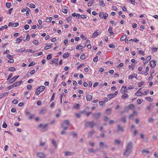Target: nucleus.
<instances>
[{
  "instance_id": "nucleus-1",
  "label": "nucleus",
  "mask_w": 158,
  "mask_h": 158,
  "mask_svg": "<svg viewBox=\"0 0 158 158\" xmlns=\"http://www.w3.org/2000/svg\"><path fill=\"white\" fill-rule=\"evenodd\" d=\"M133 146L132 142H129L126 146V149L123 154V155L126 156H128L132 152Z\"/></svg>"
},
{
  "instance_id": "nucleus-2",
  "label": "nucleus",
  "mask_w": 158,
  "mask_h": 158,
  "mask_svg": "<svg viewBox=\"0 0 158 158\" xmlns=\"http://www.w3.org/2000/svg\"><path fill=\"white\" fill-rule=\"evenodd\" d=\"M70 123L69 120H65L62 124V127L64 130H66L69 126Z\"/></svg>"
},
{
  "instance_id": "nucleus-3",
  "label": "nucleus",
  "mask_w": 158,
  "mask_h": 158,
  "mask_svg": "<svg viewBox=\"0 0 158 158\" xmlns=\"http://www.w3.org/2000/svg\"><path fill=\"white\" fill-rule=\"evenodd\" d=\"M94 121H88L85 123V125L87 126H89L91 128H93L94 126Z\"/></svg>"
},
{
  "instance_id": "nucleus-4",
  "label": "nucleus",
  "mask_w": 158,
  "mask_h": 158,
  "mask_svg": "<svg viewBox=\"0 0 158 158\" xmlns=\"http://www.w3.org/2000/svg\"><path fill=\"white\" fill-rule=\"evenodd\" d=\"M36 155L37 156L40 158H44L46 156L45 154L42 152H37L36 153Z\"/></svg>"
},
{
  "instance_id": "nucleus-5",
  "label": "nucleus",
  "mask_w": 158,
  "mask_h": 158,
  "mask_svg": "<svg viewBox=\"0 0 158 158\" xmlns=\"http://www.w3.org/2000/svg\"><path fill=\"white\" fill-rule=\"evenodd\" d=\"M19 75H18L13 77L8 81L9 83H11L14 82L19 77Z\"/></svg>"
},
{
  "instance_id": "nucleus-6",
  "label": "nucleus",
  "mask_w": 158,
  "mask_h": 158,
  "mask_svg": "<svg viewBox=\"0 0 158 158\" xmlns=\"http://www.w3.org/2000/svg\"><path fill=\"white\" fill-rule=\"evenodd\" d=\"M127 89L126 86H123L121 88L120 91L122 94H123L126 92Z\"/></svg>"
},
{
  "instance_id": "nucleus-7",
  "label": "nucleus",
  "mask_w": 158,
  "mask_h": 158,
  "mask_svg": "<svg viewBox=\"0 0 158 158\" xmlns=\"http://www.w3.org/2000/svg\"><path fill=\"white\" fill-rule=\"evenodd\" d=\"M156 61L153 60H151L150 61V64L152 68H154L156 66Z\"/></svg>"
},
{
  "instance_id": "nucleus-8",
  "label": "nucleus",
  "mask_w": 158,
  "mask_h": 158,
  "mask_svg": "<svg viewBox=\"0 0 158 158\" xmlns=\"http://www.w3.org/2000/svg\"><path fill=\"white\" fill-rule=\"evenodd\" d=\"M100 114V113L99 112L97 113H94L93 114V116L95 118V119L97 120L98 119V118H99Z\"/></svg>"
},
{
  "instance_id": "nucleus-9",
  "label": "nucleus",
  "mask_w": 158,
  "mask_h": 158,
  "mask_svg": "<svg viewBox=\"0 0 158 158\" xmlns=\"http://www.w3.org/2000/svg\"><path fill=\"white\" fill-rule=\"evenodd\" d=\"M48 126V124H46L44 125H43L42 124H40L39 125V127L40 128H42L44 129V131H45L46 130L45 129L47 128Z\"/></svg>"
},
{
  "instance_id": "nucleus-10",
  "label": "nucleus",
  "mask_w": 158,
  "mask_h": 158,
  "mask_svg": "<svg viewBox=\"0 0 158 158\" xmlns=\"http://www.w3.org/2000/svg\"><path fill=\"white\" fill-rule=\"evenodd\" d=\"M74 154V152L67 151L65 152L64 155L65 156H70L73 155Z\"/></svg>"
},
{
  "instance_id": "nucleus-11",
  "label": "nucleus",
  "mask_w": 158,
  "mask_h": 158,
  "mask_svg": "<svg viewBox=\"0 0 158 158\" xmlns=\"http://www.w3.org/2000/svg\"><path fill=\"white\" fill-rule=\"evenodd\" d=\"M118 131L121 132H123L124 131V129L123 127H121L119 125H118L117 126Z\"/></svg>"
},
{
  "instance_id": "nucleus-12",
  "label": "nucleus",
  "mask_w": 158,
  "mask_h": 158,
  "mask_svg": "<svg viewBox=\"0 0 158 158\" xmlns=\"http://www.w3.org/2000/svg\"><path fill=\"white\" fill-rule=\"evenodd\" d=\"M95 131L94 130H93L91 131L90 132H89L88 135V137L89 138L90 137H91L92 135L95 133Z\"/></svg>"
},
{
  "instance_id": "nucleus-13",
  "label": "nucleus",
  "mask_w": 158,
  "mask_h": 158,
  "mask_svg": "<svg viewBox=\"0 0 158 158\" xmlns=\"http://www.w3.org/2000/svg\"><path fill=\"white\" fill-rule=\"evenodd\" d=\"M135 95L137 96H141L143 95V93L141 92L140 91H137L135 93Z\"/></svg>"
},
{
  "instance_id": "nucleus-14",
  "label": "nucleus",
  "mask_w": 158,
  "mask_h": 158,
  "mask_svg": "<svg viewBox=\"0 0 158 158\" xmlns=\"http://www.w3.org/2000/svg\"><path fill=\"white\" fill-rule=\"evenodd\" d=\"M86 98L87 101H89L92 99V96L91 95L89 94L86 96Z\"/></svg>"
},
{
  "instance_id": "nucleus-15",
  "label": "nucleus",
  "mask_w": 158,
  "mask_h": 158,
  "mask_svg": "<svg viewBox=\"0 0 158 158\" xmlns=\"http://www.w3.org/2000/svg\"><path fill=\"white\" fill-rule=\"evenodd\" d=\"M44 86H41L37 88V90H39L40 91V92H41L44 90Z\"/></svg>"
},
{
  "instance_id": "nucleus-16",
  "label": "nucleus",
  "mask_w": 158,
  "mask_h": 158,
  "mask_svg": "<svg viewBox=\"0 0 158 158\" xmlns=\"http://www.w3.org/2000/svg\"><path fill=\"white\" fill-rule=\"evenodd\" d=\"M47 110L46 109H42L39 112L40 114H44L46 113Z\"/></svg>"
},
{
  "instance_id": "nucleus-17",
  "label": "nucleus",
  "mask_w": 158,
  "mask_h": 158,
  "mask_svg": "<svg viewBox=\"0 0 158 158\" xmlns=\"http://www.w3.org/2000/svg\"><path fill=\"white\" fill-rule=\"evenodd\" d=\"M52 144L56 148H57V145L56 143V142L54 140V139H52Z\"/></svg>"
},
{
  "instance_id": "nucleus-18",
  "label": "nucleus",
  "mask_w": 158,
  "mask_h": 158,
  "mask_svg": "<svg viewBox=\"0 0 158 158\" xmlns=\"http://www.w3.org/2000/svg\"><path fill=\"white\" fill-rule=\"evenodd\" d=\"M127 38V35H122L120 39V40L121 41H123L125 40Z\"/></svg>"
},
{
  "instance_id": "nucleus-19",
  "label": "nucleus",
  "mask_w": 158,
  "mask_h": 158,
  "mask_svg": "<svg viewBox=\"0 0 158 158\" xmlns=\"http://www.w3.org/2000/svg\"><path fill=\"white\" fill-rule=\"evenodd\" d=\"M23 82L22 80H20L19 81L15 82V87H17L20 85Z\"/></svg>"
},
{
  "instance_id": "nucleus-20",
  "label": "nucleus",
  "mask_w": 158,
  "mask_h": 158,
  "mask_svg": "<svg viewBox=\"0 0 158 158\" xmlns=\"http://www.w3.org/2000/svg\"><path fill=\"white\" fill-rule=\"evenodd\" d=\"M23 38V37L22 36L16 39V41L18 43H19L21 41Z\"/></svg>"
},
{
  "instance_id": "nucleus-21",
  "label": "nucleus",
  "mask_w": 158,
  "mask_h": 158,
  "mask_svg": "<svg viewBox=\"0 0 158 158\" xmlns=\"http://www.w3.org/2000/svg\"><path fill=\"white\" fill-rule=\"evenodd\" d=\"M8 70L10 71H15L16 70L15 69L14 67H10L8 68Z\"/></svg>"
},
{
  "instance_id": "nucleus-22",
  "label": "nucleus",
  "mask_w": 158,
  "mask_h": 158,
  "mask_svg": "<svg viewBox=\"0 0 158 158\" xmlns=\"http://www.w3.org/2000/svg\"><path fill=\"white\" fill-rule=\"evenodd\" d=\"M108 100V98H104V100L103 101H102L99 102V104L100 105H101V103H103L107 101Z\"/></svg>"
},
{
  "instance_id": "nucleus-23",
  "label": "nucleus",
  "mask_w": 158,
  "mask_h": 158,
  "mask_svg": "<svg viewBox=\"0 0 158 158\" xmlns=\"http://www.w3.org/2000/svg\"><path fill=\"white\" fill-rule=\"evenodd\" d=\"M128 96H129L127 94H125L122 95L121 98L122 99H124L125 98H128Z\"/></svg>"
},
{
  "instance_id": "nucleus-24",
  "label": "nucleus",
  "mask_w": 158,
  "mask_h": 158,
  "mask_svg": "<svg viewBox=\"0 0 158 158\" xmlns=\"http://www.w3.org/2000/svg\"><path fill=\"white\" fill-rule=\"evenodd\" d=\"M121 120L123 121L124 123H125L126 122V116H124L122 117L121 119Z\"/></svg>"
},
{
  "instance_id": "nucleus-25",
  "label": "nucleus",
  "mask_w": 158,
  "mask_h": 158,
  "mask_svg": "<svg viewBox=\"0 0 158 158\" xmlns=\"http://www.w3.org/2000/svg\"><path fill=\"white\" fill-rule=\"evenodd\" d=\"M151 56H150L147 57L145 61V63H148L151 59Z\"/></svg>"
},
{
  "instance_id": "nucleus-26",
  "label": "nucleus",
  "mask_w": 158,
  "mask_h": 158,
  "mask_svg": "<svg viewBox=\"0 0 158 158\" xmlns=\"http://www.w3.org/2000/svg\"><path fill=\"white\" fill-rule=\"evenodd\" d=\"M143 101V100L141 98H140L137 100V103L138 104L140 105Z\"/></svg>"
},
{
  "instance_id": "nucleus-27",
  "label": "nucleus",
  "mask_w": 158,
  "mask_h": 158,
  "mask_svg": "<svg viewBox=\"0 0 158 158\" xmlns=\"http://www.w3.org/2000/svg\"><path fill=\"white\" fill-rule=\"evenodd\" d=\"M99 2L100 5L102 7H103L105 6V4L102 0H100L99 1Z\"/></svg>"
},
{
  "instance_id": "nucleus-28",
  "label": "nucleus",
  "mask_w": 158,
  "mask_h": 158,
  "mask_svg": "<svg viewBox=\"0 0 158 158\" xmlns=\"http://www.w3.org/2000/svg\"><path fill=\"white\" fill-rule=\"evenodd\" d=\"M121 143V141L119 140L116 139L114 140V143L115 144H119Z\"/></svg>"
},
{
  "instance_id": "nucleus-29",
  "label": "nucleus",
  "mask_w": 158,
  "mask_h": 158,
  "mask_svg": "<svg viewBox=\"0 0 158 158\" xmlns=\"http://www.w3.org/2000/svg\"><path fill=\"white\" fill-rule=\"evenodd\" d=\"M108 98H110V99H111L114 97H115L114 95V94H110L107 95Z\"/></svg>"
},
{
  "instance_id": "nucleus-30",
  "label": "nucleus",
  "mask_w": 158,
  "mask_h": 158,
  "mask_svg": "<svg viewBox=\"0 0 158 158\" xmlns=\"http://www.w3.org/2000/svg\"><path fill=\"white\" fill-rule=\"evenodd\" d=\"M47 46L44 48L45 50H47L50 48L52 47V45H48V44H46Z\"/></svg>"
},
{
  "instance_id": "nucleus-31",
  "label": "nucleus",
  "mask_w": 158,
  "mask_h": 158,
  "mask_svg": "<svg viewBox=\"0 0 158 158\" xmlns=\"http://www.w3.org/2000/svg\"><path fill=\"white\" fill-rule=\"evenodd\" d=\"M83 48V47L81 45H78L76 48V50H78V49H82Z\"/></svg>"
},
{
  "instance_id": "nucleus-32",
  "label": "nucleus",
  "mask_w": 158,
  "mask_h": 158,
  "mask_svg": "<svg viewBox=\"0 0 158 158\" xmlns=\"http://www.w3.org/2000/svg\"><path fill=\"white\" fill-rule=\"evenodd\" d=\"M69 55V54L68 53H65L63 56V57L64 58H65L68 57Z\"/></svg>"
},
{
  "instance_id": "nucleus-33",
  "label": "nucleus",
  "mask_w": 158,
  "mask_h": 158,
  "mask_svg": "<svg viewBox=\"0 0 158 158\" xmlns=\"http://www.w3.org/2000/svg\"><path fill=\"white\" fill-rule=\"evenodd\" d=\"M104 16V13L101 11L99 13V17L101 18H102Z\"/></svg>"
},
{
  "instance_id": "nucleus-34",
  "label": "nucleus",
  "mask_w": 158,
  "mask_h": 158,
  "mask_svg": "<svg viewBox=\"0 0 158 158\" xmlns=\"http://www.w3.org/2000/svg\"><path fill=\"white\" fill-rule=\"evenodd\" d=\"M94 1V0H90L88 3V6H90L93 3Z\"/></svg>"
},
{
  "instance_id": "nucleus-35",
  "label": "nucleus",
  "mask_w": 158,
  "mask_h": 158,
  "mask_svg": "<svg viewBox=\"0 0 158 158\" xmlns=\"http://www.w3.org/2000/svg\"><path fill=\"white\" fill-rule=\"evenodd\" d=\"M80 105L79 104H76L74 106V108L76 109H78L79 108Z\"/></svg>"
},
{
  "instance_id": "nucleus-36",
  "label": "nucleus",
  "mask_w": 158,
  "mask_h": 158,
  "mask_svg": "<svg viewBox=\"0 0 158 158\" xmlns=\"http://www.w3.org/2000/svg\"><path fill=\"white\" fill-rule=\"evenodd\" d=\"M135 107V106L134 105L132 104H131L130 105V106L128 107V108L131 109H134Z\"/></svg>"
},
{
  "instance_id": "nucleus-37",
  "label": "nucleus",
  "mask_w": 158,
  "mask_h": 158,
  "mask_svg": "<svg viewBox=\"0 0 158 158\" xmlns=\"http://www.w3.org/2000/svg\"><path fill=\"white\" fill-rule=\"evenodd\" d=\"M142 152L143 153H145L146 154H148L150 153V152L148 150L143 149L142 151Z\"/></svg>"
},
{
  "instance_id": "nucleus-38",
  "label": "nucleus",
  "mask_w": 158,
  "mask_h": 158,
  "mask_svg": "<svg viewBox=\"0 0 158 158\" xmlns=\"http://www.w3.org/2000/svg\"><path fill=\"white\" fill-rule=\"evenodd\" d=\"M88 151L90 153H93L95 152V150H94L92 148H89L88 149Z\"/></svg>"
},
{
  "instance_id": "nucleus-39",
  "label": "nucleus",
  "mask_w": 158,
  "mask_h": 158,
  "mask_svg": "<svg viewBox=\"0 0 158 158\" xmlns=\"http://www.w3.org/2000/svg\"><path fill=\"white\" fill-rule=\"evenodd\" d=\"M52 18L51 17H49L47 18L46 19V21L47 22H50L52 21Z\"/></svg>"
},
{
  "instance_id": "nucleus-40",
  "label": "nucleus",
  "mask_w": 158,
  "mask_h": 158,
  "mask_svg": "<svg viewBox=\"0 0 158 158\" xmlns=\"http://www.w3.org/2000/svg\"><path fill=\"white\" fill-rule=\"evenodd\" d=\"M138 53L140 54H141L143 56L144 54V52L142 51L141 50H138Z\"/></svg>"
},
{
  "instance_id": "nucleus-41",
  "label": "nucleus",
  "mask_w": 158,
  "mask_h": 158,
  "mask_svg": "<svg viewBox=\"0 0 158 158\" xmlns=\"http://www.w3.org/2000/svg\"><path fill=\"white\" fill-rule=\"evenodd\" d=\"M98 57L96 56L95 57H94L93 59V61L95 62H97L98 61Z\"/></svg>"
},
{
  "instance_id": "nucleus-42",
  "label": "nucleus",
  "mask_w": 158,
  "mask_h": 158,
  "mask_svg": "<svg viewBox=\"0 0 158 158\" xmlns=\"http://www.w3.org/2000/svg\"><path fill=\"white\" fill-rule=\"evenodd\" d=\"M106 113L108 115H110L111 113V110L110 109H108L106 110Z\"/></svg>"
},
{
  "instance_id": "nucleus-43",
  "label": "nucleus",
  "mask_w": 158,
  "mask_h": 158,
  "mask_svg": "<svg viewBox=\"0 0 158 158\" xmlns=\"http://www.w3.org/2000/svg\"><path fill=\"white\" fill-rule=\"evenodd\" d=\"M104 143L102 142H101L99 143V146L101 148H102L104 147Z\"/></svg>"
},
{
  "instance_id": "nucleus-44",
  "label": "nucleus",
  "mask_w": 158,
  "mask_h": 158,
  "mask_svg": "<svg viewBox=\"0 0 158 158\" xmlns=\"http://www.w3.org/2000/svg\"><path fill=\"white\" fill-rule=\"evenodd\" d=\"M99 35V32L98 31H96L94 32L93 35L94 36H96Z\"/></svg>"
},
{
  "instance_id": "nucleus-45",
  "label": "nucleus",
  "mask_w": 158,
  "mask_h": 158,
  "mask_svg": "<svg viewBox=\"0 0 158 158\" xmlns=\"http://www.w3.org/2000/svg\"><path fill=\"white\" fill-rule=\"evenodd\" d=\"M148 121L149 123H152L154 121V119L152 118H148Z\"/></svg>"
},
{
  "instance_id": "nucleus-46",
  "label": "nucleus",
  "mask_w": 158,
  "mask_h": 158,
  "mask_svg": "<svg viewBox=\"0 0 158 158\" xmlns=\"http://www.w3.org/2000/svg\"><path fill=\"white\" fill-rule=\"evenodd\" d=\"M34 117V115L33 114H30V115L29 117V118L31 120Z\"/></svg>"
},
{
  "instance_id": "nucleus-47",
  "label": "nucleus",
  "mask_w": 158,
  "mask_h": 158,
  "mask_svg": "<svg viewBox=\"0 0 158 158\" xmlns=\"http://www.w3.org/2000/svg\"><path fill=\"white\" fill-rule=\"evenodd\" d=\"M2 127L4 128H6L7 127V124L5 121L3 122V123L2 125Z\"/></svg>"
},
{
  "instance_id": "nucleus-48",
  "label": "nucleus",
  "mask_w": 158,
  "mask_h": 158,
  "mask_svg": "<svg viewBox=\"0 0 158 158\" xmlns=\"http://www.w3.org/2000/svg\"><path fill=\"white\" fill-rule=\"evenodd\" d=\"M35 64V62H32L31 63H30L28 65V67H30L31 66H33Z\"/></svg>"
},
{
  "instance_id": "nucleus-49",
  "label": "nucleus",
  "mask_w": 158,
  "mask_h": 158,
  "mask_svg": "<svg viewBox=\"0 0 158 158\" xmlns=\"http://www.w3.org/2000/svg\"><path fill=\"white\" fill-rule=\"evenodd\" d=\"M85 55L84 54H82L80 56V58L81 59L83 60L85 58Z\"/></svg>"
},
{
  "instance_id": "nucleus-50",
  "label": "nucleus",
  "mask_w": 158,
  "mask_h": 158,
  "mask_svg": "<svg viewBox=\"0 0 158 158\" xmlns=\"http://www.w3.org/2000/svg\"><path fill=\"white\" fill-rule=\"evenodd\" d=\"M52 58V55L51 54H48L47 57V59L48 60H49L51 59Z\"/></svg>"
},
{
  "instance_id": "nucleus-51",
  "label": "nucleus",
  "mask_w": 158,
  "mask_h": 158,
  "mask_svg": "<svg viewBox=\"0 0 158 158\" xmlns=\"http://www.w3.org/2000/svg\"><path fill=\"white\" fill-rule=\"evenodd\" d=\"M109 47L110 48H114L115 47V46L113 44H109Z\"/></svg>"
},
{
  "instance_id": "nucleus-52",
  "label": "nucleus",
  "mask_w": 158,
  "mask_h": 158,
  "mask_svg": "<svg viewBox=\"0 0 158 158\" xmlns=\"http://www.w3.org/2000/svg\"><path fill=\"white\" fill-rule=\"evenodd\" d=\"M108 16V14L106 13L104 14L103 18L104 19H106V18Z\"/></svg>"
},
{
  "instance_id": "nucleus-53",
  "label": "nucleus",
  "mask_w": 158,
  "mask_h": 158,
  "mask_svg": "<svg viewBox=\"0 0 158 158\" xmlns=\"http://www.w3.org/2000/svg\"><path fill=\"white\" fill-rule=\"evenodd\" d=\"M12 102L14 104H16L18 103V101L17 99H15L13 100Z\"/></svg>"
},
{
  "instance_id": "nucleus-54",
  "label": "nucleus",
  "mask_w": 158,
  "mask_h": 158,
  "mask_svg": "<svg viewBox=\"0 0 158 158\" xmlns=\"http://www.w3.org/2000/svg\"><path fill=\"white\" fill-rule=\"evenodd\" d=\"M11 5V3L10 2H7L6 4V6L8 8H9Z\"/></svg>"
},
{
  "instance_id": "nucleus-55",
  "label": "nucleus",
  "mask_w": 158,
  "mask_h": 158,
  "mask_svg": "<svg viewBox=\"0 0 158 158\" xmlns=\"http://www.w3.org/2000/svg\"><path fill=\"white\" fill-rule=\"evenodd\" d=\"M30 7L33 8H34L35 7V5L32 3H31L30 4Z\"/></svg>"
},
{
  "instance_id": "nucleus-56",
  "label": "nucleus",
  "mask_w": 158,
  "mask_h": 158,
  "mask_svg": "<svg viewBox=\"0 0 158 158\" xmlns=\"http://www.w3.org/2000/svg\"><path fill=\"white\" fill-rule=\"evenodd\" d=\"M89 144L91 146H94L95 145L94 143L91 141L89 142Z\"/></svg>"
},
{
  "instance_id": "nucleus-57",
  "label": "nucleus",
  "mask_w": 158,
  "mask_h": 158,
  "mask_svg": "<svg viewBox=\"0 0 158 158\" xmlns=\"http://www.w3.org/2000/svg\"><path fill=\"white\" fill-rule=\"evenodd\" d=\"M29 28V26L27 24L24 26V29L26 30H28Z\"/></svg>"
},
{
  "instance_id": "nucleus-58",
  "label": "nucleus",
  "mask_w": 158,
  "mask_h": 158,
  "mask_svg": "<svg viewBox=\"0 0 158 158\" xmlns=\"http://www.w3.org/2000/svg\"><path fill=\"white\" fill-rule=\"evenodd\" d=\"M40 93V91L39 90H37V89H36L35 92V94L36 95H39Z\"/></svg>"
},
{
  "instance_id": "nucleus-59",
  "label": "nucleus",
  "mask_w": 158,
  "mask_h": 158,
  "mask_svg": "<svg viewBox=\"0 0 158 158\" xmlns=\"http://www.w3.org/2000/svg\"><path fill=\"white\" fill-rule=\"evenodd\" d=\"M29 39H30V35L28 34H27L25 40H27V41H28V40H29Z\"/></svg>"
},
{
  "instance_id": "nucleus-60",
  "label": "nucleus",
  "mask_w": 158,
  "mask_h": 158,
  "mask_svg": "<svg viewBox=\"0 0 158 158\" xmlns=\"http://www.w3.org/2000/svg\"><path fill=\"white\" fill-rule=\"evenodd\" d=\"M62 12L65 14H66L67 13V10L66 9L64 8L62 10Z\"/></svg>"
},
{
  "instance_id": "nucleus-61",
  "label": "nucleus",
  "mask_w": 158,
  "mask_h": 158,
  "mask_svg": "<svg viewBox=\"0 0 158 158\" xmlns=\"http://www.w3.org/2000/svg\"><path fill=\"white\" fill-rule=\"evenodd\" d=\"M72 16H69L68 17L66 21H67L68 22H69V21H70L71 20V19L72 18Z\"/></svg>"
},
{
  "instance_id": "nucleus-62",
  "label": "nucleus",
  "mask_w": 158,
  "mask_h": 158,
  "mask_svg": "<svg viewBox=\"0 0 158 158\" xmlns=\"http://www.w3.org/2000/svg\"><path fill=\"white\" fill-rule=\"evenodd\" d=\"M33 43L34 44H37L39 43V42L37 40H35L33 41Z\"/></svg>"
},
{
  "instance_id": "nucleus-63",
  "label": "nucleus",
  "mask_w": 158,
  "mask_h": 158,
  "mask_svg": "<svg viewBox=\"0 0 158 158\" xmlns=\"http://www.w3.org/2000/svg\"><path fill=\"white\" fill-rule=\"evenodd\" d=\"M19 25V24L18 23H13V26L14 27H17Z\"/></svg>"
},
{
  "instance_id": "nucleus-64",
  "label": "nucleus",
  "mask_w": 158,
  "mask_h": 158,
  "mask_svg": "<svg viewBox=\"0 0 158 158\" xmlns=\"http://www.w3.org/2000/svg\"><path fill=\"white\" fill-rule=\"evenodd\" d=\"M14 62V60L13 59H10V60L8 61V63H13Z\"/></svg>"
}]
</instances>
